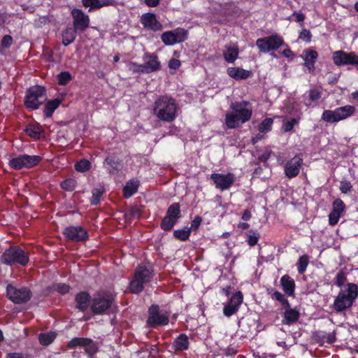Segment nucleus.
<instances>
[{"label": "nucleus", "instance_id": "nucleus-1", "mask_svg": "<svg viewBox=\"0 0 358 358\" xmlns=\"http://www.w3.org/2000/svg\"><path fill=\"white\" fill-rule=\"evenodd\" d=\"M231 112L226 113L225 124L228 129H234L249 121L252 115V107L248 101L232 103Z\"/></svg>", "mask_w": 358, "mask_h": 358}, {"label": "nucleus", "instance_id": "nucleus-2", "mask_svg": "<svg viewBox=\"0 0 358 358\" xmlns=\"http://www.w3.org/2000/svg\"><path fill=\"white\" fill-rule=\"evenodd\" d=\"M358 296V285L348 283L341 289L336 296L332 307L336 313H342L351 308Z\"/></svg>", "mask_w": 358, "mask_h": 358}, {"label": "nucleus", "instance_id": "nucleus-3", "mask_svg": "<svg viewBox=\"0 0 358 358\" xmlns=\"http://www.w3.org/2000/svg\"><path fill=\"white\" fill-rule=\"evenodd\" d=\"M178 105L173 98L161 96L155 102L154 114L164 122H171L177 115Z\"/></svg>", "mask_w": 358, "mask_h": 358}, {"label": "nucleus", "instance_id": "nucleus-4", "mask_svg": "<svg viewBox=\"0 0 358 358\" xmlns=\"http://www.w3.org/2000/svg\"><path fill=\"white\" fill-rule=\"evenodd\" d=\"M152 276V271L148 266H138L136 268L134 278L129 284L130 292L135 294L142 292L144 285L150 281Z\"/></svg>", "mask_w": 358, "mask_h": 358}, {"label": "nucleus", "instance_id": "nucleus-5", "mask_svg": "<svg viewBox=\"0 0 358 358\" xmlns=\"http://www.w3.org/2000/svg\"><path fill=\"white\" fill-rule=\"evenodd\" d=\"M45 100L46 96L44 87L38 85L33 86L27 92L24 105L29 110H35L42 105Z\"/></svg>", "mask_w": 358, "mask_h": 358}, {"label": "nucleus", "instance_id": "nucleus-6", "mask_svg": "<svg viewBox=\"0 0 358 358\" xmlns=\"http://www.w3.org/2000/svg\"><path fill=\"white\" fill-rule=\"evenodd\" d=\"M1 262L6 265L19 264L24 266L29 262L27 254L19 247H10L1 257Z\"/></svg>", "mask_w": 358, "mask_h": 358}, {"label": "nucleus", "instance_id": "nucleus-7", "mask_svg": "<svg viewBox=\"0 0 358 358\" xmlns=\"http://www.w3.org/2000/svg\"><path fill=\"white\" fill-rule=\"evenodd\" d=\"M256 45L259 52L262 53H268L276 50L282 46H287L282 37L277 34L258 38L256 41Z\"/></svg>", "mask_w": 358, "mask_h": 358}, {"label": "nucleus", "instance_id": "nucleus-8", "mask_svg": "<svg viewBox=\"0 0 358 358\" xmlns=\"http://www.w3.org/2000/svg\"><path fill=\"white\" fill-rule=\"evenodd\" d=\"M169 321V314L165 310H161L157 305H152L148 309L147 325L153 328L157 326H165Z\"/></svg>", "mask_w": 358, "mask_h": 358}, {"label": "nucleus", "instance_id": "nucleus-9", "mask_svg": "<svg viewBox=\"0 0 358 358\" xmlns=\"http://www.w3.org/2000/svg\"><path fill=\"white\" fill-rule=\"evenodd\" d=\"M112 296L106 292H99L91 301V310L94 314L106 313L112 305Z\"/></svg>", "mask_w": 358, "mask_h": 358}, {"label": "nucleus", "instance_id": "nucleus-10", "mask_svg": "<svg viewBox=\"0 0 358 358\" xmlns=\"http://www.w3.org/2000/svg\"><path fill=\"white\" fill-rule=\"evenodd\" d=\"M41 161V157L37 155H22L13 158L9 162L11 168L20 170L29 169L37 165Z\"/></svg>", "mask_w": 358, "mask_h": 358}, {"label": "nucleus", "instance_id": "nucleus-11", "mask_svg": "<svg viewBox=\"0 0 358 358\" xmlns=\"http://www.w3.org/2000/svg\"><path fill=\"white\" fill-rule=\"evenodd\" d=\"M133 66L135 67L134 71L148 73L159 70L160 62L156 55L145 53V64L139 65L134 64Z\"/></svg>", "mask_w": 358, "mask_h": 358}, {"label": "nucleus", "instance_id": "nucleus-12", "mask_svg": "<svg viewBox=\"0 0 358 358\" xmlns=\"http://www.w3.org/2000/svg\"><path fill=\"white\" fill-rule=\"evenodd\" d=\"M187 37V32L183 29L178 28L164 32L161 36V39L166 45H173L185 41Z\"/></svg>", "mask_w": 358, "mask_h": 358}, {"label": "nucleus", "instance_id": "nucleus-13", "mask_svg": "<svg viewBox=\"0 0 358 358\" xmlns=\"http://www.w3.org/2000/svg\"><path fill=\"white\" fill-rule=\"evenodd\" d=\"M332 59L336 66L355 65L358 69V55L353 52L337 50L333 53Z\"/></svg>", "mask_w": 358, "mask_h": 358}, {"label": "nucleus", "instance_id": "nucleus-14", "mask_svg": "<svg viewBox=\"0 0 358 358\" xmlns=\"http://www.w3.org/2000/svg\"><path fill=\"white\" fill-rule=\"evenodd\" d=\"M6 291L9 299L15 303L25 302L31 297L30 291L26 287L17 288L11 285H8Z\"/></svg>", "mask_w": 358, "mask_h": 358}, {"label": "nucleus", "instance_id": "nucleus-15", "mask_svg": "<svg viewBox=\"0 0 358 358\" xmlns=\"http://www.w3.org/2000/svg\"><path fill=\"white\" fill-rule=\"evenodd\" d=\"M180 205L178 203H173L169 206L166 215L162 220L161 227L164 230H171L180 217Z\"/></svg>", "mask_w": 358, "mask_h": 358}, {"label": "nucleus", "instance_id": "nucleus-16", "mask_svg": "<svg viewBox=\"0 0 358 358\" xmlns=\"http://www.w3.org/2000/svg\"><path fill=\"white\" fill-rule=\"evenodd\" d=\"M235 176L232 173L227 174L212 173L210 179L213 181L215 187L224 191L230 188L235 181Z\"/></svg>", "mask_w": 358, "mask_h": 358}, {"label": "nucleus", "instance_id": "nucleus-17", "mask_svg": "<svg viewBox=\"0 0 358 358\" xmlns=\"http://www.w3.org/2000/svg\"><path fill=\"white\" fill-rule=\"evenodd\" d=\"M64 234L66 238L74 242L83 241L88 238L87 231L80 226H70L65 228Z\"/></svg>", "mask_w": 358, "mask_h": 358}, {"label": "nucleus", "instance_id": "nucleus-18", "mask_svg": "<svg viewBox=\"0 0 358 358\" xmlns=\"http://www.w3.org/2000/svg\"><path fill=\"white\" fill-rule=\"evenodd\" d=\"M303 164V159L299 155H296L287 162L284 167L285 176L289 178L296 177L300 172Z\"/></svg>", "mask_w": 358, "mask_h": 358}, {"label": "nucleus", "instance_id": "nucleus-19", "mask_svg": "<svg viewBox=\"0 0 358 358\" xmlns=\"http://www.w3.org/2000/svg\"><path fill=\"white\" fill-rule=\"evenodd\" d=\"M74 28L78 31H84L90 25V17L80 9H73L71 11Z\"/></svg>", "mask_w": 358, "mask_h": 358}, {"label": "nucleus", "instance_id": "nucleus-20", "mask_svg": "<svg viewBox=\"0 0 358 358\" xmlns=\"http://www.w3.org/2000/svg\"><path fill=\"white\" fill-rule=\"evenodd\" d=\"M141 23L143 27L152 31H158L162 29V24L157 19L155 14L152 13H144L141 16Z\"/></svg>", "mask_w": 358, "mask_h": 358}, {"label": "nucleus", "instance_id": "nucleus-21", "mask_svg": "<svg viewBox=\"0 0 358 358\" xmlns=\"http://www.w3.org/2000/svg\"><path fill=\"white\" fill-rule=\"evenodd\" d=\"M243 294L241 292H238L232 295L228 304L225 305L223 308V313L227 317H230L235 314L240 305L243 302Z\"/></svg>", "mask_w": 358, "mask_h": 358}, {"label": "nucleus", "instance_id": "nucleus-22", "mask_svg": "<svg viewBox=\"0 0 358 358\" xmlns=\"http://www.w3.org/2000/svg\"><path fill=\"white\" fill-rule=\"evenodd\" d=\"M345 204L340 199H336L333 203V210L329 215V222L330 225H335L338 223L342 213L345 210Z\"/></svg>", "mask_w": 358, "mask_h": 358}, {"label": "nucleus", "instance_id": "nucleus-23", "mask_svg": "<svg viewBox=\"0 0 358 358\" xmlns=\"http://www.w3.org/2000/svg\"><path fill=\"white\" fill-rule=\"evenodd\" d=\"M222 55L224 60L227 63H234L239 55L238 45L236 43H229L225 45Z\"/></svg>", "mask_w": 358, "mask_h": 358}, {"label": "nucleus", "instance_id": "nucleus-24", "mask_svg": "<svg viewBox=\"0 0 358 358\" xmlns=\"http://www.w3.org/2000/svg\"><path fill=\"white\" fill-rule=\"evenodd\" d=\"M301 57L304 60V65L309 71H313L315 69V63L318 57L317 52L314 50L306 49L303 50Z\"/></svg>", "mask_w": 358, "mask_h": 358}, {"label": "nucleus", "instance_id": "nucleus-25", "mask_svg": "<svg viewBox=\"0 0 358 358\" xmlns=\"http://www.w3.org/2000/svg\"><path fill=\"white\" fill-rule=\"evenodd\" d=\"M227 72L229 77L235 80H244L252 74L251 71L239 67H229Z\"/></svg>", "mask_w": 358, "mask_h": 358}, {"label": "nucleus", "instance_id": "nucleus-26", "mask_svg": "<svg viewBox=\"0 0 358 358\" xmlns=\"http://www.w3.org/2000/svg\"><path fill=\"white\" fill-rule=\"evenodd\" d=\"M104 168L110 174H116L120 169V162L116 157L108 156L103 162Z\"/></svg>", "mask_w": 358, "mask_h": 358}, {"label": "nucleus", "instance_id": "nucleus-27", "mask_svg": "<svg viewBox=\"0 0 358 358\" xmlns=\"http://www.w3.org/2000/svg\"><path fill=\"white\" fill-rule=\"evenodd\" d=\"M189 341L188 336L185 334H180L173 342L172 347L175 350L183 351L188 349Z\"/></svg>", "mask_w": 358, "mask_h": 358}, {"label": "nucleus", "instance_id": "nucleus-28", "mask_svg": "<svg viewBox=\"0 0 358 358\" xmlns=\"http://www.w3.org/2000/svg\"><path fill=\"white\" fill-rule=\"evenodd\" d=\"M280 284L285 293L288 296H292L294 293L295 282L288 275H284L280 279Z\"/></svg>", "mask_w": 358, "mask_h": 358}, {"label": "nucleus", "instance_id": "nucleus-29", "mask_svg": "<svg viewBox=\"0 0 358 358\" xmlns=\"http://www.w3.org/2000/svg\"><path fill=\"white\" fill-rule=\"evenodd\" d=\"M338 122L352 116L355 112V108L351 105L338 107L335 109Z\"/></svg>", "mask_w": 358, "mask_h": 358}, {"label": "nucleus", "instance_id": "nucleus-30", "mask_svg": "<svg viewBox=\"0 0 358 358\" xmlns=\"http://www.w3.org/2000/svg\"><path fill=\"white\" fill-rule=\"evenodd\" d=\"M84 6L90 7V10L98 9L103 6L113 5L114 0H82Z\"/></svg>", "mask_w": 358, "mask_h": 358}, {"label": "nucleus", "instance_id": "nucleus-31", "mask_svg": "<svg viewBox=\"0 0 358 358\" xmlns=\"http://www.w3.org/2000/svg\"><path fill=\"white\" fill-rule=\"evenodd\" d=\"M90 296L87 292H80L76 296V308L81 311L87 309L90 306Z\"/></svg>", "mask_w": 358, "mask_h": 358}, {"label": "nucleus", "instance_id": "nucleus-32", "mask_svg": "<svg viewBox=\"0 0 358 358\" xmlns=\"http://www.w3.org/2000/svg\"><path fill=\"white\" fill-rule=\"evenodd\" d=\"M286 310L284 313L282 322L285 324H291L295 322L299 317V313L295 309L285 308Z\"/></svg>", "mask_w": 358, "mask_h": 358}, {"label": "nucleus", "instance_id": "nucleus-33", "mask_svg": "<svg viewBox=\"0 0 358 358\" xmlns=\"http://www.w3.org/2000/svg\"><path fill=\"white\" fill-rule=\"evenodd\" d=\"M77 35V30L75 28L69 27L62 34V43L67 46L72 43Z\"/></svg>", "mask_w": 358, "mask_h": 358}, {"label": "nucleus", "instance_id": "nucleus-34", "mask_svg": "<svg viewBox=\"0 0 358 358\" xmlns=\"http://www.w3.org/2000/svg\"><path fill=\"white\" fill-rule=\"evenodd\" d=\"M25 131L28 136L38 139L43 133V128L38 123H32L27 127Z\"/></svg>", "mask_w": 358, "mask_h": 358}, {"label": "nucleus", "instance_id": "nucleus-35", "mask_svg": "<svg viewBox=\"0 0 358 358\" xmlns=\"http://www.w3.org/2000/svg\"><path fill=\"white\" fill-rule=\"evenodd\" d=\"M138 182L137 180H131L127 182L123 188L124 195L129 198L132 196L138 189Z\"/></svg>", "mask_w": 358, "mask_h": 358}, {"label": "nucleus", "instance_id": "nucleus-36", "mask_svg": "<svg viewBox=\"0 0 358 358\" xmlns=\"http://www.w3.org/2000/svg\"><path fill=\"white\" fill-rule=\"evenodd\" d=\"M61 101L58 99L48 101L44 108V115L45 117H51L54 111L59 107Z\"/></svg>", "mask_w": 358, "mask_h": 358}, {"label": "nucleus", "instance_id": "nucleus-37", "mask_svg": "<svg viewBox=\"0 0 358 358\" xmlns=\"http://www.w3.org/2000/svg\"><path fill=\"white\" fill-rule=\"evenodd\" d=\"M55 337L56 334L52 331L41 333L38 336V340L41 345H48L55 340Z\"/></svg>", "mask_w": 358, "mask_h": 358}, {"label": "nucleus", "instance_id": "nucleus-38", "mask_svg": "<svg viewBox=\"0 0 358 358\" xmlns=\"http://www.w3.org/2000/svg\"><path fill=\"white\" fill-rule=\"evenodd\" d=\"M90 342V338H74L68 343L69 348H74L77 346H80L85 349L87 343Z\"/></svg>", "mask_w": 358, "mask_h": 358}, {"label": "nucleus", "instance_id": "nucleus-39", "mask_svg": "<svg viewBox=\"0 0 358 358\" xmlns=\"http://www.w3.org/2000/svg\"><path fill=\"white\" fill-rule=\"evenodd\" d=\"M298 120L296 118L287 119L284 118L282 120V129L284 132H289L292 131L294 127L298 124Z\"/></svg>", "mask_w": 358, "mask_h": 358}, {"label": "nucleus", "instance_id": "nucleus-40", "mask_svg": "<svg viewBox=\"0 0 358 358\" xmlns=\"http://www.w3.org/2000/svg\"><path fill=\"white\" fill-rule=\"evenodd\" d=\"M308 263H309V258L307 255H304L299 257V259L297 262L296 266H297L298 272L300 274H302L306 271V268L308 265Z\"/></svg>", "mask_w": 358, "mask_h": 358}, {"label": "nucleus", "instance_id": "nucleus-41", "mask_svg": "<svg viewBox=\"0 0 358 358\" xmlns=\"http://www.w3.org/2000/svg\"><path fill=\"white\" fill-rule=\"evenodd\" d=\"M273 120L272 118L264 119L258 126V131L261 133H267L272 129Z\"/></svg>", "mask_w": 358, "mask_h": 358}, {"label": "nucleus", "instance_id": "nucleus-42", "mask_svg": "<svg viewBox=\"0 0 358 358\" xmlns=\"http://www.w3.org/2000/svg\"><path fill=\"white\" fill-rule=\"evenodd\" d=\"M104 192V188L101 186L94 188L92 190V197L91 199V203L92 205H97L101 199V197Z\"/></svg>", "mask_w": 358, "mask_h": 358}, {"label": "nucleus", "instance_id": "nucleus-43", "mask_svg": "<svg viewBox=\"0 0 358 358\" xmlns=\"http://www.w3.org/2000/svg\"><path fill=\"white\" fill-rule=\"evenodd\" d=\"M322 119L327 122H337L335 109L334 110H325L322 115Z\"/></svg>", "mask_w": 358, "mask_h": 358}, {"label": "nucleus", "instance_id": "nucleus-44", "mask_svg": "<svg viewBox=\"0 0 358 358\" xmlns=\"http://www.w3.org/2000/svg\"><path fill=\"white\" fill-rule=\"evenodd\" d=\"M98 349L97 344L90 339V342L87 343L85 351L90 358H94V355L97 352Z\"/></svg>", "mask_w": 358, "mask_h": 358}, {"label": "nucleus", "instance_id": "nucleus-45", "mask_svg": "<svg viewBox=\"0 0 358 358\" xmlns=\"http://www.w3.org/2000/svg\"><path fill=\"white\" fill-rule=\"evenodd\" d=\"M91 163L87 159H81L75 164V169L80 172H85L90 169Z\"/></svg>", "mask_w": 358, "mask_h": 358}, {"label": "nucleus", "instance_id": "nucleus-46", "mask_svg": "<svg viewBox=\"0 0 358 358\" xmlns=\"http://www.w3.org/2000/svg\"><path fill=\"white\" fill-rule=\"evenodd\" d=\"M190 235L189 229H178L174 231V236L180 241H186Z\"/></svg>", "mask_w": 358, "mask_h": 358}, {"label": "nucleus", "instance_id": "nucleus-47", "mask_svg": "<svg viewBox=\"0 0 358 358\" xmlns=\"http://www.w3.org/2000/svg\"><path fill=\"white\" fill-rule=\"evenodd\" d=\"M272 298L279 302L281 303V304L284 306V308H288L289 307V301L287 299H286L282 294H281L278 291H275L272 294Z\"/></svg>", "mask_w": 358, "mask_h": 358}, {"label": "nucleus", "instance_id": "nucleus-48", "mask_svg": "<svg viewBox=\"0 0 358 358\" xmlns=\"http://www.w3.org/2000/svg\"><path fill=\"white\" fill-rule=\"evenodd\" d=\"M76 181L73 178H68L61 183L62 189L66 191H72L75 189Z\"/></svg>", "mask_w": 358, "mask_h": 358}, {"label": "nucleus", "instance_id": "nucleus-49", "mask_svg": "<svg viewBox=\"0 0 358 358\" xmlns=\"http://www.w3.org/2000/svg\"><path fill=\"white\" fill-rule=\"evenodd\" d=\"M57 78L58 83L64 85L71 80V76L69 72L64 71L58 75Z\"/></svg>", "mask_w": 358, "mask_h": 358}, {"label": "nucleus", "instance_id": "nucleus-50", "mask_svg": "<svg viewBox=\"0 0 358 358\" xmlns=\"http://www.w3.org/2000/svg\"><path fill=\"white\" fill-rule=\"evenodd\" d=\"M352 189V185L350 182L347 180H343L340 184V190L343 194L350 192Z\"/></svg>", "mask_w": 358, "mask_h": 358}, {"label": "nucleus", "instance_id": "nucleus-51", "mask_svg": "<svg viewBox=\"0 0 358 358\" xmlns=\"http://www.w3.org/2000/svg\"><path fill=\"white\" fill-rule=\"evenodd\" d=\"M346 280L345 274L342 272L337 273L336 277L335 285L338 287H342Z\"/></svg>", "mask_w": 358, "mask_h": 358}, {"label": "nucleus", "instance_id": "nucleus-52", "mask_svg": "<svg viewBox=\"0 0 358 358\" xmlns=\"http://www.w3.org/2000/svg\"><path fill=\"white\" fill-rule=\"evenodd\" d=\"M311 37H312V34H311L310 31L306 29H303L301 31L299 36V38L301 40L306 41V42H310L311 40Z\"/></svg>", "mask_w": 358, "mask_h": 358}, {"label": "nucleus", "instance_id": "nucleus-53", "mask_svg": "<svg viewBox=\"0 0 358 358\" xmlns=\"http://www.w3.org/2000/svg\"><path fill=\"white\" fill-rule=\"evenodd\" d=\"M13 43V38L10 35H5L1 40V45L3 48H9Z\"/></svg>", "mask_w": 358, "mask_h": 358}, {"label": "nucleus", "instance_id": "nucleus-54", "mask_svg": "<svg viewBox=\"0 0 358 358\" xmlns=\"http://www.w3.org/2000/svg\"><path fill=\"white\" fill-rule=\"evenodd\" d=\"M56 289L60 294H64L69 291V286L66 284H57L56 285Z\"/></svg>", "mask_w": 358, "mask_h": 358}, {"label": "nucleus", "instance_id": "nucleus-55", "mask_svg": "<svg viewBox=\"0 0 358 358\" xmlns=\"http://www.w3.org/2000/svg\"><path fill=\"white\" fill-rule=\"evenodd\" d=\"M309 96L312 101H316L321 97V93L317 90H311L309 92Z\"/></svg>", "mask_w": 358, "mask_h": 358}, {"label": "nucleus", "instance_id": "nucleus-56", "mask_svg": "<svg viewBox=\"0 0 358 358\" xmlns=\"http://www.w3.org/2000/svg\"><path fill=\"white\" fill-rule=\"evenodd\" d=\"M258 242V236L255 234L248 235L247 238V243L250 246L255 245Z\"/></svg>", "mask_w": 358, "mask_h": 358}, {"label": "nucleus", "instance_id": "nucleus-57", "mask_svg": "<svg viewBox=\"0 0 358 358\" xmlns=\"http://www.w3.org/2000/svg\"><path fill=\"white\" fill-rule=\"evenodd\" d=\"M180 62L176 59H171L169 62V66L172 69H178L180 66Z\"/></svg>", "mask_w": 358, "mask_h": 358}, {"label": "nucleus", "instance_id": "nucleus-58", "mask_svg": "<svg viewBox=\"0 0 358 358\" xmlns=\"http://www.w3.org/2000/svg\"><path fill=\"white\" fill-rule=\"evenodd\" d=\"M281 54L287 58L293 59L294 57V52L289 48H287L285 50H283L281 52Z\"/></svg>", "mask_w": 358, "mask_h": 358}, {"label": "nucleus", "instance_id": "nucleus-59", "mask_svg": "<svg viewBox=\"0 0 358 358\" xmlns=\"http://www.w3.org/2000/svg\"><path fill=\"white\" fill-rule=\"evenodd\" d=\"M7 358H30L29 356L21 353H10L7 355Z\"/></svg>", "mask_w": 358, "mask_h": 358}, {"label": "nucleus", "instance_id": "nucleus-60", "mask_svg": "<svg viewBox=\"0 0 358 358\" xmlns=\"http://www.w3.org/2000/svg\"><path fill=\"white\" fill-rule=\"evenodd\" d=\"M293 16H295V17H296L295 20L298 22H303L305 20V15L301 12H299V13L294 12L293 13Z\"/></svg>", "mask_w": 358, "mask_h": 358}, {"label": "nucleus", "instance_id": "nucleus-61", "mask_svg": "<svg viewBox=\"0 0 358 358\" xmlns=\"http://www.w3.org/2000/svg\"><path fill=\"white\" fill-rule=\"evenodd\" d=\"M145 3L148 6L156 7L159 3V0H145Z\"/></svg>", "mask_w": 358, "mask_h": 358}, {"label": "nucleus", "instance_id": "nucleus-62", "mask_svg": "<svg viewBox=\"0 0 358 358\" xmlns=\"http://www.w3.org/2000/svg\"><path fill=\"white\" fill-rule=\"evenodd\" d=\"M201 220L199 217H196L192 221V227L197 228L201 224Z\"/></svg>", "mask_w": 358, "mask_h": 358}, {"label": "nucleus", "instance_id": "nucleus-63", "mask_svg": "<svg viewBox=\"0 0 358 358\" xmlns=\"http://www.w3.org/2000/svg\"><path fill=\"white\" fill-rule=\"evenodd\" d=\"M251 217V213L249 210H246L244 211V213L242 215V219L243 220H249Z\"/></svg>", "mask_w": 358, "mask_h": 358}, {"label": "nucleus", "instance_id": "nucleus-64", "mask_svg": "<svg viewBox=\"0 0 358 358\" xmlns=\"http://www.w3.org/2000/svg\"><path fill=\"white\" fill-rule=\"evenodd\" d=\"M327 341L329 343H332L336 341V337L334 334H329L327 336Z\"/></svg>", "mask_w": 358, "mask_h": 358}]
</instances>
